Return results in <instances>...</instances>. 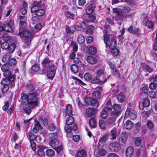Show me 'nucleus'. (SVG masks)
Listing matches in <instances>:
<instances>
[{
  "label": "nucleus",
  "instance_id": "obj_1",
  "mask_svg": "<svg viewBox=\"0 0 157 157\" xmlns=\"http://www.w3.org/2000/svg\"><path fill=\"white\" fill-rule=\"evenodd\" d=\"M25 28L22 27H19V34L21 38L25 39V42L23 46L25 48L28 47L31 43V33L28 30L25 29Z\"/></svg>",
  "mask_w": 157,
  "mask_h": 157
},
{
  "label": "nucleus",
  "instance_id": "obj_2",
  "mask_svg": "<svg viewBox=\"0 0 157 157\" xmlns=\"http://www.w3.org/2000/svg\"><path fill=\"white\" fill-rule=\"evenodd\" d=\"M41 1H34L31 8V12L34 13L35 15L37 16H43L45 13L44 10L42 8L41 5Z\"/></svg>",
  "mask_w": 157,
  "mask_h": 157
},
{
  "label": "nucleus",
  "instance_id": "obj_3",
  "mask_svg": "<svg viewBox=\"0 0 157 157\" xmlns=\"http://www.w3.org/2000/svg\"><path fill=\"white\" fill-rule=\"evenodd\" d=\"M14 25V22L13 20L10 19L9 20L5 22L2 26V31L6 32L12 33L13 32L12 26Z\"/></svg>",
  "mask_w": 157,
  "mask_h": 157
},
{
  "label": "nucleus",
  "instance_id": "obj_4",
  "mask_svg": "<svg viewBox=\"0 0 157 157\" xmlns=\"http://www.w3.org/2000/svg\"><path fill=\"white\" fill-rule=\"evenodd\" d=\"M52 62L48 57H46L42 62V67L44 69L48 70L50 69H54L55 66L52 63Z\"/></svg>",
  "mask_w": 157,
  "mask_h": 157
},
{
  "label": "nucleus",
  "instance_id": "obj_5",
  "mask_svg": "<svg viewBox=\"0 0 157 157\" xmlns=\"http://www.w3.org/2000/svg\"><path fill=\"white\" fill-rule=\"evenodd\" d=\"M37 96V94L35 93H30L28 95L29 104L37 106L38 102Z\"/></svg>",
  "mask_w": 157,
  "mask_h": 157
},
{
  "label": "nucleus",
  "instance_id": "obj_6",
  "mask_svg": "<svg viewBox=\"0 0 157 157\" xmlns=\"http://www.w3.org/2000/svg\"><path fill=\"white\" fill-rule=\"evenodd\" d=\"M85 103L87 105L93 106L97 108L99 105V103L98 100L95 99H93L90 97H86L84 100Z\"/></svg>",
  "mask_w": 157,
  "mask_h": 157
},
{
  "label": "nucleus",
  "instance_id": "obj_7",
  "mask_svg": "<svg viewBox=\"0 0 157 157\" xmlns=\"http://www.w3.org/2000/svg\"><path fill=\"white\" fill-rule=\"evenodd\" d=\"M112 107L113 110L111 113V115L114 118H116L119 116L121 113V107L119 104H114Z\"/></svg>",
  "mask_w": 157,
  "mask_h": 157
},
{
  "label": "nucleus",
  "instance_id": "obj_8",
  "mask_svg": "<svg viewBox=\"0 0 157 157\" xmlns=\"http://www.w3.org/2000/svg\"><path fill=\"white\" fill-rule=\"evenodd\" d=\"M10 66L6 63H5L2 65L1 67V70L3 72V76L5 77H8L10 76L12 73L9 71Z\"/></svg>",
  "mask_w": 157,
  "mask_h": 157
},
{
  "label": "nucleus",
  "instance_id": "obj_9",
  "mask_svg": "<svg viewBox=\"0 0 157 157\" xmlns=\"http://www.w3.org/2000/svg\"><path fill=\"white\" fill-rule=\"evenodd\" d=\"M125 116L129 117L132 120H134L136 119L137 115L136 112L134 110L128 109L125 112Z\"/></svg>",
  "mask_w": 157,
  "mask_h": 157
},
{
  "label": "nucleus",
  "instance_id": "obj_10",
  "mask_svg": "<svg viewBox=\"0 0 157 157\" xmlns=\"http://www.w3.org/2000/svg\"><path fill=\"white\" fill-rule=\"evenodd\" d=\"M109 148L112 151L117 152L120 151L121 149L120 145L117 142H115L110 144L109 145Z\"/></svg>",
  "mask_w": 157,
  "mask_h": 157
},
{
  "label": "nucleus",
  "instance_id": "obj_11",
  "mask_svg": "<svg viewBox=\"0 0 157 157\" xmlns=\"http://www.w3.org/2000/svg\"><path fill=\"white\" fill-rule=\"evenodd\" d=\"M66 123L67 124V125L73 126L72 128L73 130L75 131L77 129V127L76 125L74 123V120L72 117L71 116H68L66 119Z\"/></svg>",
  "mask_w": 157,
  "mask_h": 157
},
{
  "label": "nucleus",
  "instance_id": "obj_12",
  "mask_svg": "<svg viewBox=\"0 0 157 157\" xmlns=\"http://www.w3.org/2000/svg\"><path fill=\"white\" fill-rule=\"evenodd\" d=\"M113 12L116 13L117 15L119 17L120 19H122L126 17L127 15H125L124 13L123 10L117 8H114L113 9Z\"/></svg>",
  "mask_w": 157,
  "mask_h": 157
},
{
  "label": "nucleus",
  "instance_id": "obj_13",
  "mask_svg": "<svg viewBox=\"0 0 157 157\" xmlns=\"http://www.w3.org/2000/svg\"><path fill=\"white\" fill-rule=\"evenodd\" d=\"M6 78H3L1 82V83L4 86L10 85L11 81H13L14 79V76L13 75H11L10 76Z\"/></svg>",
  "mask_w": 157,
  "mask_h": 157
},
{
  "label": "nucleus",
  "instance_id": "obj_14",
  "mask_svg": "<svg viewBox=\"0 0 157 157\" xmlns=\"http://www.w3.org/2000/svg\"><path fill=\"white\" fill-rule=\"evenodd\" d=\"M95 7L96 5L94 3H92L88 5L85 9L86 14L88 15L91 14L94 11Z\"/></svg>",
  "mask_w": 157,
  "mask_h": 157
},
{
  "label": "nucleus",
  "instance_id": "obj_15",
  "mask_svg": "<svg viewBox=\"0 0 157 157\" xmlns=\"http://www.w3.org/2000/svg\"><path fill=\"white\" fill-rule=\"evenodd\" d=\"M128 139V136L126 134H122L121 136L118 138L117 140L120 144L124 145L126 144L127 140Z\"/></svg>",
  "mask_w": 157,
  "mask_h": 157
},
{
  "label": "nucleus",
  "instance_id": "obj_16",
  "mask_svg": "<svg viewBox=\"0 0 157 157\" xmlns=\"http://www.w3.org/2000/svg\"><path fill=\"white\" fill-rule=\"evenodd\" d=\"M127 31L129 33L136 34L137 36H139L140 34V31L139 29L134 27L132 25H131L128 29Z\"/></svg>",
  "mask_w": 157,
  "mask_h": 157
},
{
  "label": "nucleus",
  "instance_id": "obj_17",
  "mask_svg": "<svg viewBox=\"0 0 157 157\" xmlns=\"http://www.w3.org/2000/svg\"><path fill=\"white\" fill-rule=\"evenodd\" d=\"M110 77V76H109L107 78L103 80L97 78H94L91 80V83L92 84H102L105 82L107 81V79Z\"/></svg>",
  "mask_w": 157,
  "mask_h": 157
},
{
  "label": "nucleus",
  "instance_id": "obj_18",
  "mask_svg": "<svg viewBox=\"0 0 157 157\" xmlns=\"http://www.w3.org/2000/svg\"><path fill=\"white\" fill-rule=\"evenodd\" d=\"M95 113V109L94 108H89L86 109L85 114L87 117H91L94 115Z\"/></svg>",
  "mask_w": 157,
  "mask_h": 157
},
{
  "label": "nucleus",
  "instance_id": "obj_19",
  "mask_svg": "<svg viewBox=\"0 0 157 157\" xmlns=\"http://www.w3.org/2000/svg\"><path fill=\"white\" fill-rule=\"evenodd\" d=\"M61 143L57 139H55L53 140H50L49 142V145L53 148H56Z\"/></svg>",
  "mask_w": 157,
  "mask_h": 157
},
{
  "label": "nucleus",
  "instance_id": "obj_20",
  "mask_svg": "<svg viewBox=\"0 0 157 157\" xmlns=\"http://www.w3.org/2000/svg\"><path fill=\"white\" fill-rule=\"evenodd\" d=\"M42 128V127L40 123L38 121H36L35 122L34 127L33 129V131L34 133H37Z\"/></svg>",
  "mask_w": 157,
  "mask_h": 157
},
{
  "label": "nucleus",
  "instance_id": "obj_21",
  "mask_svg": "<svg viewBox=\"0 0 157 157\" xmlns=\"http://www.w3.org/2000/svg\"><path fill=\"white\" fill-rule=\"evenodd\" d=\"M86 59L87 62L91 64H95L98 62L96 58L91 56H87Z\"/></svg>",
  "mask_w": 157,
  "mask_h": 157
},
{
  "label": "nucleus",
  "instance_id": "obj_22",
  "mask_svg": "<svg viewBox=\"0 0 157 157\" xmlns=\"http://www.w3.org/2000/svg\"><path fill=\"white\" fill-rule=\"evenodd\" d=\"M72 107L70 104H67L66 106V109H64V112L66 116H70L72 114Z\"/></svg>",
  "mask_w": 157,
  "mask_h": 157
},
{
  "label": "nucleus",
  "instance_id": "obj_23",
  "mask_svg": "<svg viewBox=\"0 0 157 157\" xmlns=\"http://www.w3.org/2000/svg\"><path fill=\"white\" fill-rule=\"evenodd\" d=\"M21 101L24 105L29 104L28 96L26 94H21Z\"/></svg>",
  "mask_w": 157,
  "mask_h": 157
},
{
  "label": "nucleus",
  "instance_id": "obj_24",
  "mask_svg": "<svg viewBox=\"0 0 157 157\" xmlns=\"http://www.w3.org/2000/svg\"><path fill=\"white\" fill-rule=\"evenodd\" d=\"M37 147L38 149L37 151L38 155L40 157L44 156L45 153L44 150L45 149V147L41 145H37Z\"/></svg>",
  "mask_w": 157,
  "mask_h": 157
},
{
  "label": "nucleus",
  "instance_id": "obj_25",
  "mask_svg": "<svg viewBox=\"0 0 157 157\" xmlns=\"http://www.w3.org/2000/svg\"><path fill=\"white\" fill-rule=\"evenodd\" d=\"M104 41L106 45L108 44L109 43V38L111 39L112 38V36H110L107 33L106 30H104Z\"/></svg>",
  "mask_w": 157,
  "mask_h": 157
},
{
  "label": "nucleus",
  "instance_id": "obj_26",
  "mask_svg": "<svg viewBox=\"0 0 157 157\" xmlns=\"http://www.w3.org/2000/svg\"><path fill=\"white\" fill-rule=\"evenodd\" d=\"M148 88L147 86H145L142 87L140 93V98H142L141 97L142 96L146 97L148 94Z\"/></svg>",
  "mask_w": 157,
  "mask_h": 157
},
{
  "label": "nucleus",
  "instance_id": "obj_27",
  "mask_svg": "<svg viewBox=\"0 0 157 157\" xmlns=\"http://www.w3.org/2000/svg\"><path fill=\"white\" fill-rule=\"evenodd\" d=\"M47 75L48 78L52 79L54 77L55 73L56 71L55 67H54V69H50L47 71Z\"/></svg>",
  "mask_w": 157,
  "mask_h": 157
},
{
  "label": "nucleus",
  "instance_id": "obj_28",
  "mask_svg": "<svg viewBox=\"0 0 157 157\" xmlns=\"http://www.w3.org/2000/svg\"><path fill=\"white\" fill-rule=\"evenodd\" d=\"M117 46V42L114 36H112V38L111 39V41L109 45V48L113 49L115 48Z\"/></svg>",
  "mask_w": 157,
  "mask_h": 157
},
{
  "label": "nucleus",
  "instance_id": "obj_29",
  "mask_svg": "<svg viewBox=\"0 0 157 157\" xmlns=\"http://www.w3.org/2000/svg\"><path fill=\"white\" fill-rule=\"evenodd\" d=\"M11 58V55L10 53L7 52L2 57V61L4 63L7 64Z\"/></svg>",
  "mask_w": 157,
  "mask_h": 157
},
{
  "label": "nucleus",
  "instance_id": "obj_30",
  "mask_svg": "<svg viewBox=\"0 0 157 157\" xmlns=\"http://www.w3.org/2000/svg\"><path fill=\"white\" fill-rule=\"evenodd\" d=\"M133 123L130 121L128 120L125 123L124 127L126 129L129 130L133 127Z\"/></svg>",
  "mask_w": 157,
  "mask_h": 157
},
{
  "label": "nucleus",
  "instance_id": "obj_31",
  "mask_svg": "<svg viewBox=\"0 0 157 157\" xmlns=\"http://www.w3.org/2000/svg\"><path fill=\"white\" fill-rule=\"evenodd\" d=\"M26 106L24 108V109L26 113L29 114L31 112V109L33 107L35 106V105H32L30 104H27L25 105Z\"/></svg>",
  "mask_w": 157,
  "mask_h": 157
},
{
  "label": "nucleus",
  "instance_id": "obj_32",
  "mask_svg": "<svg viewBox=\"0 0 157 157\" xmlns=\"http://www.w3.org/2000/svg\"><path fill=\"white\" fill-rule=\"evenodd\" d=\"M26 89L29 92H32L35 90V86L32 83H28L26 84Z\"/></svg>",
  "mask_w": 157,
  "mask_h": 157
},
{
  "label": "nucleus",
  "instance_id": "obj_33",
  "mask_svg": "<svg viewBox=\"0 0 157 157\" xmlns=\"http://www.w3.org/2000/svg\"><path fill=\"white\" fill-rule=\"evenodd\" d=\"M134 152V149L132 147H128L126 151V155L127 157H131Z\"/></svg>",
  "mask_w": 157,
  "mask_h": 157
},
{
  "label": "nucleus",
  "instance_id": "obj_34",
  "mask_svg": "<svg viewBox=\"0 0 157 157\" xmlns=\"http://www.w3.org/2000/svg\"><path fill=\"white\" fill-rule=\"evenodd\" d=\"M33 131H30L28 133V136L29 139L30 140V141H33L35 140L36 138V136L35 135L33 132Z\"/></svg>",
  "mask_w": 157,
  "mask_h": 157
},
{
  "label": "nucleus",
  "instance_id": "obj_35",
  "mask_svg": "<svg viewBox=\"0 0 157 157\" xmlns=\"http://www.w3.org/2000/svg\"><path fill=\"white\" fill-rule=\"evenodd\" d=\"M110 139L111 140H115L117 136V129L114 128L111 130L110 133Z\"/></svg>",
  "mask_w": 157,
  "mask_h": 157
},
{
  "label": "nucleus",
  "instance_id": "obj_36",
  "mask_svg": "<svg viewBox=\"0 0 157 157\" xmlns=\"http://www.w3.org/2000/svg\"><path fill=\"white\" fill-rule=\"evenodd\" d=\"M108 139V135L105 134L103 135L100 139L98 145L101 146V144L105 143Z\"/></svg>",
  "mask_w": 157,
  "mask_h": 157
},
{
  "label": "nucleus",
  "instance_id": "obj_37",
  "mask_svg": "<svg viewBox=\"0 0 157 157\" xmlns=\"http://www.w3.org/2000/svg\"><path fill=\"white\" fill-rule=\"evenodd\" d=\"M20 27H25L26 25V17L24 16H20Z\"/></svg>",
  "mask_w": 157,
  "mask_h": 157
},
{
  "label": "nucleus",
  "instance_id": "obj_38",
  "mask_svg": "<svg viewBox=\"0 0 157 157\" xmlns=\"http://www.w3.org/2000/svg\"><path fill=\"white\" fill-rule=\"evenodd\" d=\"M86 152L84 150L78 151L76 154L75 157H86Z\"/></svg>",
  "mask_w": 157,
  "mask_h": 157
},
{
  "label": "nucleus",
  "instance_id": "obj_39",
  "mask_svg": "<svg viewBox=\"0 0 157 157\" xmlns=\"http://www.w3.org/2000/svg\"><path fill=\"white\" fill-rule=\"evenodd\" d=\"M142 67L144 70H146L147 72L150 73L153 71V70L150 67L145 63L142 64Z\"/></svg>",
  "mask_w": 157,
  "mask_h": 157
},
{
  "label": "nucleus",
  "instance_id": "obj_40",
  "mask_svg": "<svg viewBox=\"0 0 157 157\" xmlns=\"http://www.w3.org/2000/svg\"><path fill=\"white\" fill-rule=\"evenodd\" d=\"M89 125L92 128H94L96 127L97 123L95 119L93 118H91L89 120Z\"/></svg>",
  "mask_w": 157,
  "mask_h": 157
},
{
  "label": "nucleus",
  "instance_id": "obj_41",
  "mask_svg": "<svg viewBox=\"0 0 157 157\" xmlns=\"http://www.w3.org/2000/svg\"><path fill=\"white\" fill-rule=\"evenodd\" d=\"M103 145L102 146L98 145V152L99 154L101 155L104 156L107 153L106 151L103 148H100L101 147H102Z\"/></svg>",
  "mask_w": 157,
  "mask_h": 157
},
{
  "label": "nucleus",
  "instance_id": "obj_42",
  "mask_svg": "<svg viewBox=\"0 0 157 157\" xmlns=\"http://www.w3.org/2000/svg\"><path fill=\"white\" fill-rule=\"evenodd\" d=\"M97 52V48L95 47L91 46L89 47L88 52L90 54L92 55H94Z\"/></svg>",
  "mask_w": 157,
  "mask_h": 157
},
{
  "label": "nucleus",
  "instance_id": "obj_43",
  "mask_svg": "<svg viewBox=\"0 0 157 157\" xmlns=\"http://www.w3.org/2000/svg\"><path fill=\"white\" fill-rule=\"evenodd\" d=\"M117 98L120 102H122L125 100V97L123 93H121L118 95Z\"/></svg>",
  "mask_w": 157,
  "mask_h": 157
},
{
  "label": "nucleus",
  "instance_id": "obj_44",
  "mask_svg": "<svg viewBox=\"0 0 157 157\" xmlns=\"http://www.w3.org/2000/svg\"><path fill=\"white\" fill-rule=\"evenodd\" d=\"M77 40L78 43L80 44H82L85 41V38L84 36L82 34L78 35Z\"/></svg>",
  "mask_w": 157,
  "mask_h": 157
},
{
  "label": "nucleus",
  "instance_id": "obj_45",
  "mask_svg": "<svg viewBox=\"0 0 157 157\" xmlns=\"http://www.w3.org/2000/svg\"><path fill=\"white\" fill-rule=\"evenodd\" d=\"M71 69L74 73H77L78 71V68L77 65L75 64H72L71 66Z\"/></svg>",
  "mask_w": 157,
  "mask_h": 157
},
{
  "label": "nucleus",
  "instance_id": "obj_46",
  "mask_svg": "<svg viewBox=\"0 0 157 157\" xmlns=\"http://www.w3.org/2000/svg\"><path fill=\"white\" fill-rule=\"evenodd\" d=\"M97 77H101L105 76V73L104 69H99L96 72Z\"/></svg>",
  "mask_w": 157,
  "mask_h": 157
},
{
  "label": "nucleus",
  "instance_id": "obj_47",
  "mask_svg": "<svg viewBox=\"0 0 157 157\" xmlns=\"http://www.w3.org/2000/svg\"><path fill=\"white\" fill-rule=\"evenodd\" d=\"M17 63V61L14 58H11L7 64L9 66H13Z\"/></svg>",
  "mask_w": 157,
  "mask_h": 157
},
{
  "label": "nucleus",
  "instance_id": "obj_48",
  "mask_svg": "<svg viewBox=\"0 0 157 157\" xmlns=\"http://www.w3.org/2000/svg\"><path fill=\"white\" fill-rule=\"evenodd\" d=\"M142 143L141 138L140 137H136L134 140L135 145L137 147H139L140 146Z\"/></svg>",
  "mask_w": 157,
  "mask_h": 157
},
{
  "label": "nucleus",
  "instance_id": "obj_49",
  "mask_svg": "<svg viewBox=\"0 0 157 157\" xmlns=\"http://www.w3.org/2000/svg\"><path fill=\"white\" fill-rule=\"evenodd\" d=\"M55 151L52 149H49L46 151V155L49 156H52L55 155Z\"/></svg>",
  "mask_w": 157,
  "mask_h": 157
},
{
  "label": "nucleus",
  "instance_id": "obj_50",
  "mask_svg": "<svg viewBox=\"0 0 157 157\" xmlns=\"http://www.w3.org/2000/svg\"><path fill=\"white\" fill-rule=\"evenodd\" d=\"M113 75L115 77L119 78L120 76V74L119 73L118 70L116 68L111 71Z\"/></svg>",
  "mask_w": 157,
  "mask_h": 157
},
{
  "label": "nucleus",
  "instance_id": "obj_51",
  "mask_svg": "<svg viewBox=\"0 0 157 157\" xmlns=\"http://www.w3.org/2000/svg\"><path fill=\"white\" fill-rule=\"evenodd\" d=\"M65 14L66 17L67 18H71L73 19V17L74 16L75 14L73 13H70L69 11H67L65 12Z\"/></svg>",
  "mask_w": 157,
  "mask_h": 157
},
{
  "label": "nucleus",
  "instance_id": "obj_52",
  "mask_svg": "<svg viewBox=\"0 0 157 157\" xmlns=\"http://www.w3.org/2000/svg\"><path fill=\"white\" fill-rule=\"evenodd\" d=\"M31 69L33 72H37L40 69V67L38 64L36 63L34 64L32 66Z\"/></svg>",
  "mask_w": 157,
  "mask_h": 157
},
{
  "label": "nucleus",
  "instance_id": "obj_53",
  "mask_svg": "<svg viewBox=\"0 0 157 157\" xmlns=\"http://www.w3.org/2000/svg\"><path fill=\"white\" fill-rule=\"evenodd\" d=\"M150 101L147 98L144 97V101L143 102V105L144 107H147L150 105Z\"/></svg>",
  "mask_w": 157,
  "mask_h": 157
},
{
  "label": "nucleus",
  "instance_id": "obj_54",
  "mask_svg": "<svg viewBox=\"0 0 157 157\" xmlns=\"http://www.w3.org/2000/svg\"><path fill=\"white\" fill-rule=\"evenodd\" d=\"M71 46L73 48V50L74 52H76L78 50V46L77 44L74 42L72 41L71 43Z\"/></svg>",
  "mask_w": 157,
  "mask_h": 157
},
{
  "label": "nucleus",
  "instance_id": "obj_55",
  "mask_svg": "<svg viewBox=\"0 0 157 157\" xmlns=\"http://www.w3.org/2000/svg\"><path fill=\"white\" fill-rule=\"evenodd\" d=\"M99 126L102 129H105L106 127L105 122L103 120H101L99 122Z\"/></svg>",
  "mask_w": 157,
  "mask_h": 157
},
{
  "label": "nucleus",
  "instance_id": "obj_56",
  "mask_svg": "<svg viewBox=\"0 0 157 157\" xmlns=\"http://www.w3.org/2000/svg\"><path fill=\"white\" fill-rule=\"evenodd\" d=\"M0 38H2L4 40L8 41L11 38V36L9 35H3L0 33Z\"/></svg>",
  "mask_w": 157,
  "mask_h": 157
},
{
  "label": "nucleus",
  "instance_id": "obj_57",
  "mask_svg": "<svg viewBox=\"0 0 157 157\" xmlns=\"http://www.w3.org/2000/svg\"><path fill=\"white\" fill-rule=\"evenodd\" d=\"M93 97L98 98L100 97V93L99 91H94L92 94Z\"/></svg>",
  "mask_w": 157,
  "mask_h": 157
},
{
  "label": "nucleus",
  "instance_id": "obj_58",
  "mask_svg": "<svg viewBox=\"0 0 157 157\" xmlns=\"http://www.w3.org/2000/svg\"><path fill=\"white\" fill-rule=\"evenodd\" d=\"M124 1L131 6H136V2L133 0H125Z\"/></svg>",
  "mask_w": 157,
  "mask_h": 157
},
{
  "label": "nucleus",
  "instance_id": "obj_59",
  "mask_svg": "<svg viewBox=\"0 0 157 157\" xmlns=\"http://www.w3.org/2000/svg\"><path fill=\"white\" fill-rule=\"evenodd\" d=\"M50 138L51 139V140H54L55 139H57V134L56 133H52L49 134Z\"/></svg>",
  "mask_w": 157,
  "mask_h": 157
},
{
  "label": "nucleus",
  "instance_id": "obj_60",
  "mask_svg": "<svg viewBox=\"0 0 157 157\" xmlns=\"http://www.w3.org/2000/svg\"><path fill=\"white\" fill-rule=\"evenodd\" d=\"M145 25L150 29H152L153 27V23L150 21H146L145 23Z\"/></svg>",
  "mask_w": 157,
  "mask_h": 157
},
{
  "label": "nucleus",
  "instance_id": "obj_61",
  "mask_svg": "<svg viewBox=\"0 0 157 157\" xmlns=\"http://www.w3.org/2000/svg\"><path fill=\"white\" fill-rule=\"evenodd\" d=\"M1 47L4 49H7L9 48V44L7 42H4L2 43Z\"/></svg>",
  "mask_w": 157,
  "mask_h": 157
},
{
  "label": "nucleus",
  "instance_id": "obj_62",
  "mask_svg": "<svg viewBox=\"0 0 157 157\" xmlns=\"http://www.w3.org/2000/svg\"><path fill=\"white\" fill-rule=\"evenodd\" d=\"M91 75L89 73H85L84 76V78L86 81H89L91 79Z\"/></svg>",
  "mask_w": 157,
  "mask_h": 157
},
{
  "label": "nucleus",
  "instance_id": "obj_63",
  "mask_svg": "<svg viewBox=\"0 0 157 157\" xmlns=\"http://www.w3.org/2000/svg\"><path fill=\"white\" fill-rule=\"evenodd\" d=\"M72 126L67 125V127H64V129L66 132L67 133H70L72 131V129H73L72 128Z\"/></svg>",
  "mask_w": 157,
  "mask_h": 157
},
{
  "label": "nucleus",
  "instance_id": "obj_64",
  "mask_svg": "<svg viewBox=\"0 0 157 157\" xmlns=\"http://www.w3.org/2000/svg\"><path fill=\"white\" fill-rule=\"evenodd\" d=\"M147 127L150 129H153L154 128V125L153 123L151 121H148L147 123Z\"/></svg>",
  "mask_w": 157,
  "mask_h": 157
}]
</instances>
